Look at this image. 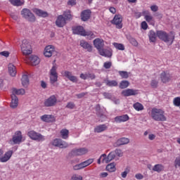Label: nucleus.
<instances>
[{
    "label": "nucleus",
    "instance_id": "1",
    "mask_svg": "<svg viewBox=\"0 0 180 180\" xmlns=\"http://www.w3.org/2000/svg\"><path fill=\"white\" fill-rule=\"evenodd\" d=\"M150 116L155 122H167V120L165 111L160 108H152Z\"/></svg>",
    "mask_w": 180,
    "mask_h": 180
},
{
    "label": "nucleus",
    "instance_id": "2",
    "mask_svg": "<svg viewBox=\"0 0 180 180\" xmlns=\"http://www.w3.org/2000/svg\"><path fill=\"white\" fill-rule=\"evenodd\" d=\"M72 32L75 34H79L84 37H89L90 39H94L96 37L94 33L91 31H86L82 26H77L72 27Z\"/></svg>",
    "mask_w": 180,
    "mask_h": 180
},
{
    "label": "nucleus",
    "instance_id": "3",
    "mask_svg": "<svg viewBox=\"0 0 180 180\" xmlns=\"http://www.w3.org/2000/svg\"><path fill=\"white\" fill-rule=\"evenodd\" d=\"M116 158V155L114 153V151L110 152L108 155L104 153L102 154L100 158L97 160L98 165L103 164H108L109 162H112L113 160H115Z\"/></svg>",
    "mask_w": 180,
    "mask_h": 180
},
{
    "label": "nucleus",
    "instance_id": "4",
    "mask_svg": "<svg viewBox=\"0 0 180 180\" xmlns=\"http://www.w3.org/2000/svg\"><path fill=\"white\" fill-rule=\"evenodd\" d=\"M156 34L160 39L164 41L166 43L171 41L170 44H172L174 40L175 39L174 36L171 37L168 33L162 30L157 31Z\"/></svg>",
    "mask_w": 180,
    "mask_h": 180
},
{
    "label": "nucleus",
    "instance_id": "5",
    "mask_svg": "<svg viewBox=\"0 0 180 180\" xmlns=\"http://www.w3.org/2000/svg\"><path fill=\"white\" fill-rule=\"evenodd\" d=\"M20 49L22 54H24L25 56L30 55L32 53V46L30 43L26 39L22 41Z\"/></svg>",
    "mask_w": 180,
    "mask_h": 180
},
{
    "label": "nucleus",
    "instance_id": "6",
    "mask_svg": "<svg viewBox=\"0 0 180 180\" xmlns=\"http://www.w3.org/2000/svg\"><path fill=\"white\" fill-rule=\"evenodd\" d=\"M58 67L56 65L52 66L49 70V80L51 84H54L58 80V74L57 72Z\"/></svg>",
    "mask_w": 180,
    "mask_h": 180
},
{
    "label": "nucleus",
    "instance_id": "7",
    "mask_svg": "<svg viewBox=\"0 0 180 180\" xmlns=\"http://www.w3.org/2000/svg\"><path fill=\"white\" fill-rule=\"evenodd\" d=\"M27 136L31 139V140H34L35 141L38 142H43L45 140V136L42 134L36 132L34 130L29 131L27 132Z\"/></svg>",
    "mask_w": 180,
    "mask_h": 180
},
{
    "label": "nucleus",
    "instance_id": "8",
    "mask_svg": "<svg viewBox=\"0 0 180 180\" xmlns=\"http://www.w3.org/2000/svg\"><path fill=\"white\" fill-rule=\"evenodd\" d=\"M23 136L21 131H16L10 140L13 145H20L22 142Z\"/></svg>",
    "mask_w": 180,
    "mask_h": 180
},
{
    "label": "nucleus",
    "instance_id": "9",
    "mask_svg": "<svg viewBox=\"0 0 180 180\" xmlns=\"http://www.w3.org/2000/svg\"><path fill=\"white\" fill-rule=\"evenodd\" d=\"M58 103V98L56 95L50 96L48 98L44 101V105L46 108H52L56 106Z\"/></svg>",
    "mask_w": 180,
    "mask_h": 180
},
{
    "label": "nucleus",
    "instance_id": "10",
    "mask_svg": "<svg viewBox=\"0 0 180 180\" xmlns=\"http://www.w3.org/2000/svg\"><path fill=\"white\" fill-rule=\"evenodd\" d=\"M21 15L22 17L27 20L28 21L31 22H34L36 21V17L31 12L30 10L24 8L21 11Z\"/></svg>",
    "mask_w": 180,
    "mask_h": 180
},
{
    "label": "nucleus",
    "instance_id": "11",
    "mask_svg": "<svg viewBox=\"0 0 180 180\" xmlns=\"http://www.w3.org/2000/svg\"><path fill=\"white\" fill-rule=\"evenodd\" d=\"M52 146L54 147H58L60 149H65L68 148L69 146L68 143L66 141H63L60 139H53L52 141Z\"/></svg>",
    "mask_w": 180,
    "mask_h": 180
},
{
    "label": "nucleus",
    "instance_id": "12",
    "mask_svg": "<svg viewBox=\"0 0 180 180\" xmlns=\"http://www.w3.org/2000/svg\"><path fill=\"white\" fill-rule=\"evenodd\" d=\"M89 152V150L86 148H81L77 149H73L71 151V155L72 156H82L86 154H87Z\"/></svg>",
    "mask_w": 180,
    "mask_h": 180
},
{
    "label": "nucleus",
    "instance_id": "13",
    "mask_svg": "<svg viewBox=\"0 0 180 180\" xmlns=\"http://www.w3.org/2000/svg\"><path fill=\"white\" fill-rule=\"evenodd\" d=\"M94 45L95 48L98 51V53L101 51L105 46V41L100 38H96L94 40Z\"/></svg>",
    "mask_w": 180,
    "mask_h": 180
},
{
    "label": "nucleus",
    "instance_id": "14",
    "mask_svg": "<svg viewBox=\"0 0 180 180\" xmlns=\"http://www.w3.org/2000/svg\"><path fill=\"white\" fill-rule=\"evenodd\" d=\"M56 53V49L54 46L49 45L45 47L44 55L45 57L50 58Z\"/></svg>",
    "mask_w": 180,
    "mask_h": 180
},
{
    "label": "nucleus",
    "instance_id": "15",
    "mask_svg": "<svg viewBox=\"0 0 180 180\" xmlns=\"http://www.w3.org/2000/svg\"><path fill=\"white\" fill-rule=\"evenodd\" d=\"M122 21V16L120 15H116L112 20V24L115 25L117 28L121 29L123 27Z\"/></svg>",
    "mask_w": 180,
    "mask_h": 180
},
{
    "label": "nucleus",
    "instance_id": "16",
    "mask_svg": "<svg viewBox=\"0 0 180 180\" xmlns=\"http://www.w3.org/2000/svg\"><path fill=\"white\" fill-rule=\"evenodd\" d=\"M61 74L63 75V77H65L66 78H68L70 81H71L73 83H77L78 82L77 77L74 76L72 75V72L65 70L63 72H62Z\"/></svg>",
    "mask_w": 180,
    "mask_h": 180
},
{
    "label": "nucleus",
    "instance_id": "17",
    "mask_svg": "<svg viewBox=\"0 0 180 180\" xmlns=\"http://www.w3.org/2000/svg\"><path fill=\"white\" fill-rule=\"evenodd\" d=\"M121 94L122 96H125V97L135 96V95H138L139 91L132 89H127L123 90Z\"/></svg>",
    "mask_w": 180,
    "mask_h": 180
},
{
    "label": "nucleus",
    "instance_id": "18",
    "mask_svg": "<svg viewBox=\"0 0 180 180\" xmlns=\"http://www.w3.org/2000/svg\"><path fill=\"white\" fill-rule=\"evenodd\" d=\"M13 155V150L6 151L3 155L1 156V162L6 163L8 162Z\"/></svg>",
    "mask_w": 180,
    "mask_h": 180
},
{
    "label": "nucleus",
    "instance_id": "19",
    "mask_svg": "<svg viewBox=\"0 0 180 180\" xmlns=\"http://www.w3.org/2000/svg\"><path fill=\"white\" fill-rule=\"evenodd\" d=\"M67 24L66 19L63 15L57 17L56 20V25L58 27H63Z\"/></svg>",
    "mask_w": 180,
    "mask_h": 180
},
{
    "label": "nucleus",
    "instance_id": "20",
    "mask_svg": "<svg viewBox=\"0 0 180 180\" xmlns=\"http://www.w3.org/2000/svg\"><path fill=\"white\" fill-rule=\"evenodd\" d=\"M40 119L45 123H53V122H56V117L53 115H44L40 117Z\"/></svg>",
    "mask_w": 180,
    "mask_h": 180
},
{
    "label": "nucleus",
    "instance_id": "21",
    "mask_svg": "<svg viewBox=\"0 0 180 180\" xmlns=\"http://www.w3.org/2000/svg\"><path fill=\"white\" fill-rule=\"evenodd\" d=\"M160 79L163 83H167L171 81L172 75L167 71H164L160 74Z\"/></svg>",
    "mask_w": 180,
    "mask_h": 180
},
{
    "label": "nucleus",
    "instance_id": "22",
    "mask_svg": "<svg viewBox=\"0 0 180 180\" xmlns=\"http://www.w3.org/2000/svg\"><path fill=\"white\" fill-rule=\"evenodd\" d=\"M26 63H28L32 65H37L39 64L40 59L37 56H31L30 58H27Z\"/></svg>",
    "mask_w": 180,
    "mask_h": 180
},
{
    "label": "nucleus",
    "instance_id": "23",
    "mask_svg": "<svg viewBox=\"0 0 180 180\" xmlns=\"http://www.w3.org/2000/svg\"><path fill=\"white\" fill-rule=\"evenodd\" d=\"M129 119V116L127 114H125L121 116L115 117V122H116V123H124V122H128Z\"/></svg>",
    "mask_w": 180,
    "mask_h": 180
},
{
    "label": "nucleus",
    "instance_id": "24",
    "mask_svg": "<svg viewBox=\"0 0 180 180\" xmlns=\"http://www.w3.org/2000/svg\"><path fill=\"white\" fill-rule=\"evenodd\" d=\"M91 15V11L90 10H84L81 13V19L83 21H86L90 19Z\"/></svg>",
    "mask_w": 180,
    "mask_h": 180
},
{
    "label": "nucleus",
    "instance_id": "25",
    "mask_svg": "<svg viewBox=\"0 0 180 180\" xmlns=\"http://www.w3.org/2000/svg\"><path fill=\"white\" fill-rule=\"evenodd\" d=\"M11 102L10 106L12 109H15V108L18 106V98L14 94H11Z\"/></svg>",
    "mask_w": 180,
    "mask_h": 180
},
{
    "label": "nucleus",
    "instance_id": "26",
    "mask_svg": "<svg viewBox=\"0 0 180 180\" xmlns=\"http://www.w3.org/2000/svg\"><path fill=\"white\" fill-rule=\"evenodd\" d=\"M32 12L39 17L46 18L49 16V13L41 9L33 8Z\"/></svg>",
    "mask_w": 180,
    "mask_h": 180
},
{
    "label": "nucleus",
    "instance_id": "27",
    "mask_svg": "<svg viewBox=\"0 0 180 180\" xmlns=\"http://www.w3.org/2000/svg\"><path fill=\"white\" fill-rule=\"evenodd\" d=\"M80 46L83 49H86L87 51H89V52H91L93 51V46L84 40H81L80 41Z\"/></svg>",
    "mask_w": 180,
    "mask_h": 180
},
{
    "label": "nucleus",
    "instance_id": "28",
    "mask_svg": "<svg viewBox=\"0 0 180 180\" xmlns=\"http://www.w3.org/2000/svg\"><path fill=\"white\" fill-rule=\"evenodd\" d=\"M8 72L11 77H15L17 74L16 67L12 63L8 64Z\"/></svg>",
    "mask_w": 180,
    "mask_h": 180
},
{
    "label": "nucleus",
    "instance_id": "29",
    "mask_svg": "<svg viewBox=\"0 0 180 180\" xmlns=\"http://www.w3.org/2000/svg\"><path fill=\"white\" fill-rule=\"evenodd\" d=\"M108 125L105 124H100L94 128V133H103V131H105L106 130H108Z\"/></svg>",
    "mask_w": 180,
    "mask_h": 180
},
{
    "label": "nucleus",
    "instance_id": "30",
    "mask_svg": "<svg viewBox=\"0 0 180 180\" xmlns=\"http://www.w3.org/2000/svg\"><path fill=\"white\" fill-rule=\"evenodd\" d=\"M99 54L102 56L111 58L112 56V51L111 49H105L104 48L99 51Z\"/></svg>",
    "mask_w": 180,
    "mask_h": 180
},
{
    "label": "nucleus",
    "instance_id": "31",
    "mask_svg": "<svg viewBox=\"0 0 180 180\" xmlns=\"http://www.w3.org/2000/svg\"><path fill=\"white\" fill-rule=\"evenodd\" d=\"M130 142L129 139L128 138H120V139H117L116 144L117 146H124L129 144Z\"/></svg>",
    "mask_w": 180,
    "mask_h": 180
},
{
    "label": "nucleus",
    "instance_id": "32",
    "mask_svg": "<svg viewBox=\"0 0 180 180\" xmlns=\"http://www.w3.org/2000/svg\"><path fill=\"white\" fill-rule=\"evenodd\" d=\"M105 169L107 172H110V173H113L115 172L117 170L116 168V163L115 162H111L108 165H107Z\"/></svg>",
    "mask_w": 180,
    "mask_h": 180
},
{
    "label": "nucleus",
    "instance_id": "33",
    "mask_svg": "<svg viewBox=\"0 0 180 180\" xmlns=\"http://www.w3.org/2000/svg\"><path fill=\"white\" fill-rule=\"evenodd\" d=\"M165 170V166L162 164H157L153 167V171L158 173H161Z\"/></svg>",
    "mask_w": 180,
    "mask_h": 180
},
{
    "label": "nucleus",
    "instance_id": "34",
    "mask_svg": "<svg viewBox=\"0 0 180 180\" xmlns=\"http://www.w3.org/2000/svg\"><path fill=\"white\" fill-rule=\"evenodd\" d=\"M22 85L24 87H27L30 84L29 77L27 75H23L21 78Z\"/></svg>",
    "mask_w": 180,
    "mask_h": 180
},
{
    "label": "nucleus",
    "instance_id": "35",
    "mask_svg": "<svg viewBox=\"0 0 180 180\" xmlns=\"http://www.w3.org/2000/svg\"><path fill=\"white\" fill-rule=\"evenodd\" d=\"M148 37L150 42H155L157 40V33L153 30H150L148 34Z\"/></svg>",
    "mask_w": 180,
    "mask_h": 180
},
{
    "label": "nucleus",
    "instance_id": "36",
    "mask_svg": "<svg viewBox=\"0 0 180 180\" xmlns=\"http://www.w3.org/2000/svg\"><path fill=\"white\" fill-rule=\"evenodd\" d=\"M149 12L148 11H143V15H144V18L145 20L149 22V23H152L153 22V17L151 15H149Z\"/></svg>",
    "mask_w": 180,
    "mask_h": 180
},
{
    "label": "nucleus",
    "instance_id": "37",
    "mask_svg": "<svg viewBox=\"0 0 180 180\" xmlns=\"http://www.w3.org/2000/svg\"><path fill=\"white\" fill-rule=\"evenodd\" d=\"M60 134L62 139L66 140L69 137L70 131L67 129H63L60 131Z\"/></svg>",
    "mask_w": 180,
    "mask_h": 180
},
{
    "label": "nucleus",
    "instance_id": "38",
    "mask_svg": "<svg viewBox=\"0 0 180 180\" xmlns=\"http://www.w3.org/2000/svg\"><path fill=\"white\" fill-rule=\"evenodd\" d=\"M25 90L24 89H13L11 95H15V96H16V95H25Z\"/></svg>",
    "mask_w": 180,
    "mask_h": 180
},
{
    "label": "nucleus",
    "instance_id": "39",
    "mask_svg": "<svg viewBox=\"0 0 180 180\" xmlns=\"http://www.w3.org/2000/svg\"><path fill=\"white\" fill-rule=\"evenodd\" d=\"M133 108L136 110L137 112H141V110H144V106L143 104H141L139 102H136L133 104Z\"/></svg>",
    "mask_w": 180,
    "mask_h": 180
},
{
    "label": "nucleus",
    "instance_id": "40",
    "mask_svg": "<svg viewBox=\"0 0 180 180\" xmlns=\"http://www.w3.org/2000/svg\"><path fill=\"white\" fill-rule=\"evenodd\" d=\"M94 162V160L93 158H89L82 162H81L83 169L90 166L91 164H93Z\"/></svg>",
    "mask_w": 180,
    "mask_h": 180
},
{
    "label": "nucleus",
    "instance_id": "41",
    "mask_svg": "<svg viewBox=\"0 0 180 180\" xmlns=\"http://www.w3.org/2000/svg\"><path fill=\"white\" fill-rule=\"evenodd\" d=\"M9 1L15 6H21L25 4L24 0H9Z\"/></svg>",
    "mask_w": 180,
    "mask_h": 180
},
{
    "label": "nucleus",
    "instance_id": "42",
    "mask_svg": "<svg viewBox=\"0 0 180 180\" xmlns=\"http://www.w3.org/2000/svg\"><path fill=\"white\" fill-rule=\"evenodd\" d=\"M63 16H64V18L65 19V21L72 20V15L71 14L70 11H64Z\"/></svg>",
    "mask_w": 180,
    "mask_h": 180
},
{
    "label": "nucleus",
    "instance_id": "43",
    "mask_svg": "<svg viewBox=\"0 0 180 180\" xmlns=\"http://www.w3.org/2000/svg\"><path fill=\"white\" fill-rule=\"evenodd\" d=\"M130 85V82L127 80L120 82L119 87L122 89L127 88Z\"/></svg>",
    "mask_w": 180,
    "mask_h": 180
},
{
    "label": "nucleus",
    "instance_id": "44",
    "mask_svg": "<svg viewBox=\"0 0 180 180\" xmlns=\"http://www.w3.org/2000/svg\"><path fill=\"white\" fill-rule=\"evenodd\" d=\"M106 85L110 87L118 86V82L116 80H107Z\"/></svg>",
    "mask_w": 180,
    "mask_h": 180
},
{
    "label": "nucleus",
    "instance_id": "45",
    "mask_svg": "<svg viewBox=\"0 0 180 180\" xmlns=\"http://www.w3.org/2000/svg\"><path fill=\"white\" fill-rule=\"evenodd\" d=\"M112 44H113V46H114L117 49H118V50H120V51H124V50H125V46H124V45L122 44H119V43L115 42V43H113Z\"/></svg>",
    "mask_w": 180,
    "mask_h": 180
},
{
    "label": "nucleus",
    "instance_id": "46",
    "mask_svg": "<svg viewBox=\"0 0 180 180\" xmlns=\"http://www.w3.org/2000/svg\"><path fill=\"white\" fill-rule=\"evenodd\" d=\"M118 73L122 79H128L129 77V75L127 71H119Z\"/></svg>",
    "mask_w": 180,
    "mask_h": 180
},
{
    "label": "nucleus",
    "instance_id": "47",
    "mask_svg": "<svg viewBox=\"0 0 180 180\" xmlns=\"http://www.w3.org/2000/svg\"><path fill=\"white\" fill-rule=\"evenodd\" d=\"M113 152L115 153V156L119 158H122L123 156V152L120 149H116Z\"/></svg>",
    "mask_w": 180,
    "mask_h": 180
},
{
    "label": "nucleus",
    "instance_id": "48",
    "mask_svg": "<svg viewBox=\"0 0 180 180\" xmlns=\"http://www.w3.org/2000/svg\"><path fill=\"white\" fill-rule=\"evenodd\" d=\"M84 167L82 166V163H79V164H77V165H75L73 166V170L74 171H78V170H81V169H83Z\"/></svg>",
    "mask_w": 180,
    "mask_h": 180
},
{
    "label": "nucleus",
    "instance_id": "49",
    "mask_svg": "<svg viewBox=\"0 0 180 180\" xmlns=\"http://www.w3.org/2000/svg\"><path fill=\"white\" fill-rule=\"evenodd\" d=\"M71 180H83V176L78 174H73L71 177Z\"/></svg>",
    "mask_w": 180,
    "mask_h": 180
},
{
    "label": "nucleus",
    "instance_id": "50",
    "mask_svg": "<svg viewBox=\"0 0 180 180\" xmlns=\"http://www.w3.org/2000/svg\"><path fill=\"white\" fill-rule=\"evenodd\" d=\"M112 63L110 61H107L103 63V68H105V69H110L112 67Z\"/></svg>",
    "mask_w": 180,
    "mask_h": 180
},
{
    "label": "nucleus",
    "instance_id": "51",
    "mask_svg": "<svg viewBox=\"0 0 180 180\" xmlns=\"http://www.w3.org/2000/svg\"><path fill=\"white\" fill-rule=\"evenodd\" d=\"M158 81L155 80V79H153L150 82V86L153 87V88H157L158 86Z\"/></svg>",
    "mask_w": 180,
    "mask_h": 180
},
{
    "label": "nucleus",
    "instance_id": "52",
    "mask_svg": "<svg viewBox=\"0 0 180 180\" xmlns=\"http://www.w3.org/2000/svg\"><path fill=\"white\" fill-rule=\"evenodd\" d=\"M66 108L68 109H75V104L74 103H72V102H69V103H67Z\"/></svg>",
    "mask_w": 180,
    "mask_h": 180
},
{
    "label": "nucleus",
    "instance_id": "53",
    "mask_svg": "<svg viewBox=\"0 0 180 180\" xmlns=\"http://www.w3.org/2000/svg\"><path fill=\"white\" fill-rule=\"evenodd\" d=\"M129 42L134 46H137L139 45L138 41L134 38L129 39Z\"/></svg>",
    "mask_w": 180,
    "mask_h": 180
},
{
    "label": "nucleus",
    "instance_id": "54",
    "mask_svg": "<svg viewBox=\"0 0 180 180\" xmlns=\"http://www.w3.org/2000/svg\"><path fill=\"white\" fill-rule=\"evenodd\" d=\"M87 94H88V92H82L79 94H77L76 96L77 98H78V99H82V98H84Z\"/></svg>",
    "mask_w": 180,
    "mask_h": 180
},
{
    "label": "nucleus",
    "instance_id": "55",
    "mask_svg": "<svg viewBox=\"0 0 180 180\" xmlns=\"http://www.w3.org/2000/svg\"><path fill=\"white\" fill-rule=\"evenodd\" d=\"M174 165L176 168V167H180V157L176 158V160H174Z\"/></svg>",
    "mask_w": 180,
    "mask_h": 180
},
{
    "label": "nucleus",
    "instance_id": "56",
    "mask_svg": "<svg viewBox=\"0 0 180 180\" xmlns=\"http://www.w3.org/2000/svg\"><path fill=\"white\" fill-rule=\"evenodd\" d=\"M103 96L105 98V99H111L112 98V94L110 93L104 92Z\"/></svg>",
    "mask_w": 180,
    "mask_h": 180
},
{
    "label": "nucleus",
    "instance_id": "57",
    "mask_svg": "<svg viewBox=\"0 0 180 180\" xmlns=\"http://www.w3.org/2000/svg\"><path fill=\"white\" fill-rule=\"evenodd\" d=\"M135 178H136L137 180H142V179H143L144 176H143L142 174L139 173V174H136L135 175Z\"/></svg>",
    "mask_w": 180,
    "mask_h": 180
},
{
    "label": "nucleus",
    "instance_id": "58",
    "mask_svg": "<svg viewBox=\"0 0 180 180\" xmlns=\"http://www.w3.org/2000/svg\"><path fill=\"white\" fill-rule=\"evenodd\" d=\"M141 28L144 30H146L148 28V23L146 22H141Z\"/></svg>",
    "mask_w": 180,
    "mask_h": 180
},
{
    "label": "nucleus",
    "instance_id": "59",
    "mask_svg": "<svg viewBox=\"0 0 180 180\" xmlns=\"http://www.w3.org/2000/svg\"><path fill=\"white\" fill-rule=\"evenodd\" d=\"M100 178L101 179H105L108 176V172H101L99 175Z\"/></svg>",
    "mask_w": 180,
    "mask_h": 180
},
{
    "label": "nucleus",
    "instance_id": "60",
    "mask_svg": "<svg viewBox=\"0 0 180 180\" xmlns=\"http://www.w3.org/2000/svg\"><path fill=\"white\" fill-rule=\"evenodd\" d=\"M96 75L94 73H88L87 74V78H90L91 79H96Z\"/></svg>",
    "mask_w": 180,
    "mask_h": 180
},
{
    "label": "nucleus",
    "instance_id": "61",
    "mask_svg": "<svg viewBox=\"0 0 180 180\" xmlns=\"http://www.w3.org/2000/svg\"><path fill=\"white\" fill-rule=\"evenodd\" d=\"M76 0H69L68 1V6H73L74 5H76Z\"/></svg>",
    "mask_w": 180,
    "mask_h": 180
},
{
    "label": "nucleus",
    "instance_id": "62",
    "mask_svg": "<svg viewBox=\"0 0 180 180\" xmlns=\"http://www.w3.org/2000/svg\"><path fill=\"white\" fill-rule=\"evenodd\" d=\"M158 6H156V5H153L152 6H150V10L153 11V12H157L158 11Z\"/></svg>",
    "mask_w": 180,
    "mask_h": 180
},
{
    "label": "nucleus",
    "instance_id": "63",
    "mask_svg": "<svg viewBox=\"0 0 180 180\" xmlns=\"http://www.w3.org/2000/svg\"><path fill=\"white\" fill-rule=\"evenodd\" d=\"M79 77L84 80H86V79H88L87 73H86V74L81 73L79 75Z\"/></svg>",
    "mask_w": 180,
    "mask_h": 180
},
{
    "label": "nucleus",
    "instance_id": "64",
    "mask_svg": "<svg viewBox=\"0 0 180 180\" xmlns=\"http://www.w3.org/2000/svg\"><path fill=\"white\" fill-rule=\"evenodd\" d=\"M9 52L8 51H2L0 53L1 56H5L6 58L9 56Z\"/></svg>",
    "mask_w": 180,
    "mask_h": 180
}]
</instances>
